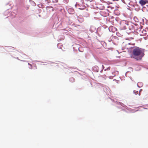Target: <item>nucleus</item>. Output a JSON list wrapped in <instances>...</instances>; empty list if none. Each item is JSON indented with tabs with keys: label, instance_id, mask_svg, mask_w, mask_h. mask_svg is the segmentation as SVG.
I'll return each instance as SVG.
<instances>
[{
	"label": "nucleus",
	"instance_id": "nucleus-5",
	"mask_svg": "<svg viewBox=\"0 0 148 148\" xmlns=\"http://www.w3.org/2000/svg\"><path fill=\"white\" fill-rule=\"evenodd\" d=\"M70 81L72 82H73L75 81V79L73 77L71 78L70 79Z\"/></svg>",
	"mask_w": 148,
	"mask_h": 148
},
{
	"label": "nucleus",
	"instance_id": "nucleus-1",
	"mask_svg": "<svg viewBox=\"0 0 148 148\" xmlns=\"http://www.w3.org/2000/svg\"><path fill=\"white\" fill-rule=\"evenodd\" d=\"M133 58L137 60H141L144 55V51L143 49L137 47H134L133 48Z\"/></svg>",
	"mask_w": 148,
	"mask_h": 148
},
{
	"label": "nucleus",
	"instance_id": "nucleus-12",
	"mask_svg": "<svg viewBox=\"0 0 148 148\" xmlns=\"http://www.w3.org/2000/svg\"><path fill=\"white\" fill-rule=\"evenodd\" d=\"M58 0H57V1H56V2H58Z\"/></svg>",
	"mask_w": 148,
	"mask_h": 148
},
{
	"label": "nucleus",
	"instance_id": "nucleus-13",
	"mask_svg": "<svg viewBox=\"0 0 148 148\" xmlns=\"http://www.w3.org/2000/svg\"><path fill=\"white\" fill-rule=\"evenodd\" d=\"M140 95V93H139V95Z\"/></svg>",
	"mask_w": 148,
	"mask_h": 148
},
{
	"label": "nucleus",
	"instance_id": "nucleus-10",
	"mask_svg": "<svg viewBox=\"0 0 148 148\" xmlns=\"http://www.w3.org/2000/svg\"><path fill=\"white\" fill-rule=\"evenodd\" d=\"M102 67L103 69L104 67V66L103 65H102Z\"/></svg>",
	"mask_w": 148,
	"mask_h": 148
},
{
	"label": "nucleus",
	"instance_id": "nucleus-7",
	"mask_svg": "<svg viewBox=\"0 0 148 148\" xmlns=\"http://www.w3.org/2000/svg\"><path fill=\"white\" fill-rule=\"evenodd\" d=\"M110 67H108L106 69H105V71H106L107 70L108 71L110 69Z\"/></svg>",
	"mask_w": 148,
	"mask_h": 148
},
{
	"label": "nucleus",
	"instance_id": "nucleus-4",
	"mask_svg": "<svg viewBox=\"0 0 148 148\" xmlns=\"http://www.w3.org/2000/svg\"><path fill=\"white\" fill-rule=\"evenodd\" d=\"M21 56L22 57V58H21V59H23L26 58L27 57V56L25 54H22L21 55Z\"/></svg>",
	"mask_w": 148,
	"mask_h": 148
},
{
	"label": "nucleus",
	"instance_id": "nucleus-9",
	"mask_svg": "<svg viewBox=\"0 0 148 148\" xmlns=\"http://www.w3.org/2000/svg\"><path fill=\"white\" fill-rule=\"evenodd\" d=\"M28 65H29L30 66H31V67H32V65L31 64H29V63H28Z\"/></svg>",
	"mask_w": 148,
	"mask_h": 148
},
{
	"label": "nucleus",
	"instance_id": "nucleus-8",
	"mask_svg": "<svg viewBox=\"0 0 148 148\" xmlns=\"http://www.w3.org/2000/svg\"><path fill=\"white\" fill-rule=\"evenodd\" d=\"M71 10H72L73 11V12H74V10L73 9H68V12H70V11Z\"/></svg>",
	"mask_w": 148,
	"mask_h": 148
},
{
	"label": "nucleus",
	"instance_id": "nucleus-2",
	"mask_svg": "<svg viewBox=\"0 0 148 148\" xmlns=\"http://www.w3.org/2000/svg\"><path fill=\"white\" fill-rule=\"evenodd\" d=\"M147 1L146 0H140L139 3L142 5H143L146 3Z\"/></svg>",
	"mask_w": 148,
	"mask_h": 148
},
{
	"label": "nucleus",
	"instance_id": "nucleus-6",
	"mask_svg": "<svg viewBox=\"0 0 148 148\" xmlns=\"http://www.w3.org/2000/svg\"><path fill=\"white\" fill-rule=\"evenodd\" d=\"M133 92L135 94L137 95L138 93V91H136L135 90H134L133 91Z\"/></svg>",
	"mask_w": 148,
	"mask_h": 148
},
{
	"label": "nucleus",
	"instance_id": "nucleus-3",
	"mask_svg": "<svg viewBox=\"0 0 148 148\" xmlns=\"http://www.w3.org/2000/svg\"><path fill=\"white\" fill-rule=\"evenodd\" d=\"M146 31L143 29L142 31V34L140 35L141 36H145L146 35Z\"/></svg>",
	"mask_w": 148,
	"mask_h": 148
},
{
	"label": "nucleus",
	"instance_id": "nucleus-11",
	"mask_svg": "<svg viewBox=\"0 0 148 148\" xmlns=\"http://www.w3.org/2000/svg\"><path fill=\"white\" fill-rule=\"evenodd\" d=\"M112 75H113L112 76H115V74H113V72H112Z\"/></svg>",
	"mask_w": 148,
	"mask_h": 148
}]
</instances>
